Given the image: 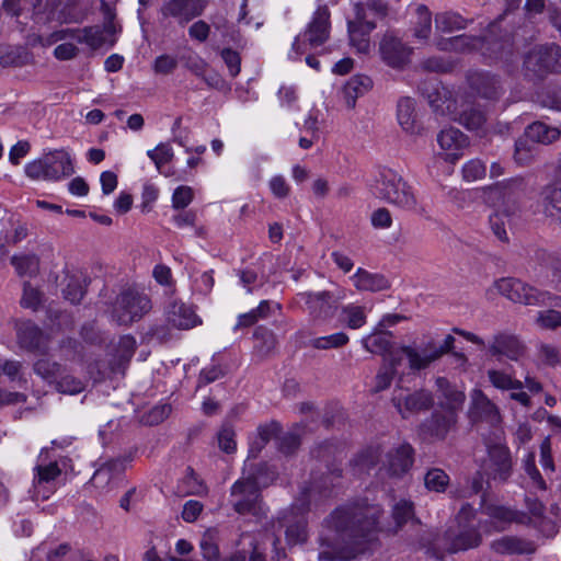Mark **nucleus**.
Masks as SVG:
<instances>
[{"label":"nucleus","instance_id":"c9c22d12","mask_svg":"<svg viewBox=\"0 0 561 561\" xmlns=\"http://www.w3.org/2000/svg\"><path fill=\"white\" fill-rule=\"evenodd\" d=\"M391 517L394 523L392 528L393 534L401 530L410 520L420 523L419 518L415 516L414 503L407 499H400L394 503L391 510Z\"/></svg>","mask_w":561,"mask_h":561},{"label":"nucleus","instance_id":"c03bdc74","mask_svg":"<svg viewBox=\"0 0 561 561\" xmlns=\"http://www.w3.org/2000/svg\"><path fill=\"white\" fill-rule=\"evenodd\" d=\"M18 339L22 347L36 350L42 343V331L33 322L26 321L18 327Z\"/></svg>","mask_w":561,"mask_h":561},{"label":"nucleus","instance_id":"39448f33","mask_svg":"<svg viewBox=\"0 0 561 561\" xmlns=\"http://www.w3.org/2000/svg\"><path fill=\"white\" fill-rule=\"evenodd\" d=\"M376 190L380 198L400 208L412 210L417 205L412 186L390 168L379 169L376 176Z\"/></svg>","mask_w":561,"mask_h":561},{"label":"nucleus","instance_id":"f3484780","mask_svg":"<svg viewBox=\"0 0 561 561\" xmlns=\"http://www.w3.org/2000/svg\"><path fill=\"white\" fill-rule=\"evenodd\" d=\"M401 39L402 37H382L379 43L382 61L393 69H403L411 61L413 48Z\"/></svg>","mask_w":561,"mask_h":561},{"label":"nucleus","instance_id":"ddd939ff","mask_svg":"<svg viewBox=\"0 0 561 561\" xmlns=\"http://www.w3.org/2000/svg\"><path fill=\"white\" fill-rule=\"evenodd\" d=\"M231 496L233 508L238 514H257V504L261 497V491L251 479L237 480L231 486Z\"/></svg>","mask_w":561,"mask_h":561},{"label":"nucleus","instance_id":"20e7f679","mask_svg":"<svg viewBox=\"0 0 561 561\" xmlns=\"http://www.w3.org/2000/svg\"><path fill=\"white\" fill-rule=\"evenodd\" d=\"M520 196L522 182L516 179L497 182L489 187L488 199L495 208L489 215V224L495 237L502 242H508L505 226L511 224L513 217L519 211Z\"/></svg>","mask_w":561,"mask_h":561},{"label":"nucleus","instance_id":"6ab92c4d","mask_svg":"<svg viewBox=\"0 0 561 561\" xmlns=\"http://www.w3.org/2000/svg\"><path fill=\"white\" fill-rule=\"evenodd\" d=\"M437 142L443 150L444 160L455 163L462 157L463 149L469 145V139L458 128L449 127L439 131Z\"/></svg>","mask_w":561,"mask_h":561},{"label":"nucleus","instance_id":"473e14b6","mask_svg":"<svg viewBox=\"0 0 561 561\" xmlns=\"http://www.w3.org/2000/svg\"><path fill=\"white\" fill-rule=\"evenodd\" d=\"M436 385L446 400L445 403H439V408L444 411L451 410L453 412L458 413V410L466 400L465 393L451 386L445 377H438L436 379Z\"/></svg>","mask_w":561,"mask_h":561},{"label":"nucleus","instance_id":"e2e57ef3","mask_svg":"<svg viewBox=\"0 0 561 561\" xmlns=\"http://www.w3.org/2000/svg\"><path fill=\"white\" fill-rule=\"evenodd\" d=\"M172 408L168 403H162L150 409L144 416L142 422L147 425L153 426L163 422L170 414Z\"/></svg>","mask_w":561,"mask_h":561},{"label":"nucleus","instance_id":"0eeeda50","mask_svg":"<svg viewBox=\"0 0 561 561\" xmlns=\"http://www.w3.org/2000/svg\"><path fill=\"white\" fill-rule=\"evenodd\" d=\"M309 503L305 494L297 496L291 505L277 516L279 527H285V539L289 547L302 545L308 539Z\"/></svg>","mask_w":561,"mask_h":561},{"label":"nucleus","instance_id":"a18cd8bd","mask_svg":"<svg viewBox=\"0 0 561 561\" xmlns=\"http://www.w3.org/2000/svg\"><path fill=\"white\" fill-rule=\"evenodd\" d=\"M66 282V286L62 289L64 298L73 305L79 304L85 294V277L78 274H68Z\"/></svg>","mask_w":561,"mask_h":561},{"label":"nucleus","instance_id":"2eb2a0df","mask_svg":"<svg viewBox=\"0 0 561 561\" xmlns=\"http://www.w3.org/2000/svg\"><path fill=\"white\" fill-rule=\"evenodd\" d=\"M489 477L495 481L506 482L513 472V461L510 448L505 444L494 443L486 448Z\"/></svg>","mask_w":561,"mask_h":561},{"label":"nucleus","instance_id":"69168bd1","mask_svg":"<svg viewBox=\"0 0 561 561\" xmlns=\"http://www.w3.org/2000/svg\"><path fill=\"white\" fill-rule=\"evenodd\" d=\"M42 304V293L33 287L30 282L23 283V295L21 306L24 308L37 309Z\"/></svg>","mask_w":561,"mask_h":561},{"label":"nucleus","instance_id":"b1692460","mask_svg":"<svg viewBox=\"0 0 561 561\" xmlns=\"http://www.w3.org/2000/svg\"><path fill=\"white\" fill-rule=\"evenodd\" d=\"M351 279L359 291L378 293L391 287L390 280L383 274L373 273L363 267H358Z\"/></svg>","mask_w":561,"mask_h":561},{"label":"nucleus","instance_id":"de8ad7c7","mask_svg":"<svg viewBox=\"0 0 561 561\" xmlns=\"http://www.w3.org/2000/svg\"><path fill=\"white\" fill-rule=\"evenodd\" d=\"M330 11L327 5H318L308 23L309 35H327L330 32Z\"/></svg>","mask_w":561,"mask_h":561},{"label":"nucleus","instance_id":"7ed1b4c3","mask_svg":"<svg viewBox=\"0 0 561 561\" xmlns=\"http://www.w3.org/2000/svg\"><path fill=\"white\" fill-rule=\"evenodd\" d=\"M336 450L337 446L331 439H325L319 443L311 450L312 457L327 462L328 471L322 473L319 478L311 477L310 481L304 484L297 495H306L310 510L312 504L318 507L337 494L336 490L341 486L343 469L339 466H334L333 463L329 465V459L331 457L335 459Z\"/></svg>","mask_w":561,"mask_h":561},{"label":"nucleus","instance_id":"2f4dec72","mask_svg":"<svg viewBox=\"0 0 561 561\" xmlns=\"http://www.w3.org/2000/svg\"><path fill=\"white\" fill-rule=\"evenodd\" d=\"M381 446L369 445L359 450L350 461V466L355 472H369L374 469L380 459Z\"/></svg>","mask_w":561,"mask_h":561},{"label":"nucleus","instance_id":"09e8293b","mask_svg":"<svg viewBox=\"0 0 561 561\" xmlns=\"http://www.w3.org/2000/svg\"><path fill=\"white\" fill-rule=\"evenodd\" d=\"M401 352L407 356L409 366L412 370L426 369L433 362L437 360L434 358V354L431 350H423L424 355H421L415 348L410 345H403Z\"/></svg>","mask_w":561,"mask_h":561},{"label":"nucleus","instance_id":"f257e3e1","mask_svg":"<svg viewBox=\"0 0 561 561\" xmlns=\"http://www.w3.org/2000/svg\"><path fill=\"white\" fill-rule=\"evenodd\" d=\"M380 505H340L328 517L324 525L334 533V538L321 537L324 549L319 552L321 561H351L366 553L381 531Z\"/></svg>","mask_w":561,"mask_h":561},{"label":"nucleus","instance_id":"49530a36","mask_svg":"<svg viewBox=\"0 0 561 561\" xmlns=\"http://www.w3.org/2000/svg\"><path fill=\"white\" fill-rule=\"evenodd\" d=\"M341 318L346 328L351 330H358L367 322L365 307L355 304L344 305L341 310Z\"/></svg>","mask_w":561,"mask_h":561},{"label":"nucleus","instance_id":"79ce46f5","mask_svg":"<svg viewBox=\"0 0 561 561\" xmlns=\"http://www.w3.org/2000/svg\"><path fill=\"white\" fill-rule=\"evenodd\" d=\"M354 18L347 20L350 35H367L375 28V23L367 19L366 11L360 3L353 7Z\"/></svg>","mask_w":561,"mask_h":561},{"label":"nucleus","instance_id":"1a4fd4ad","mask_svg":"<svg viewBox=\"0 0 561 561\" xmlns=\"http://www.w3.org/2000/svg\"><path fill=\"white\" fill-rule=\"evenodd\" d=\"M151 309V300L145 294L125 289L117 297L112 309V319L118 324L138 321Z\"/></svg>","mask_w":561,"mask_h":561},{"label":"nucleus","instance_id":"a211bd4d","mask_svg":"<svg viewBox=\"0 0 561 561\" xmlns=\"http://www.w3.org/2000/svg\"><path fill=\"white\" fill-rule=\"evenodd\" d=\"M467 82L479 96L490 101H497L504 93L500 78L489 71H470Z\"/></svg>","mask_w":561,"mask_h":561},{"label":"nucleus","instance_id":"7c9ffc66","mask_svg":"<svg viewBox=\"0 0 561 561\" xmlns=\"http://www.w3.org/2000/svg\"><path fill=\"white\" fill-rule=\"evenodd\" d=\"M560 135L561 130L559 128L537 121L525 128L524 139L527 141L530 140L534 144L549 145L559 139Z\"/></svg>","mask_w":561,"mask_h":561},{"label":"nucleus","instance_id":"4d7b16f0","mask_svg":"<svg viewBox=\"0 0 561 561\" xmlns=\"http://www.w3.org/2000/svg\"><path fill=\"white\" fill-rule=\"evenodd\" d=\"M488 377L492 386L500 390H522L524 387L520 380L514 379L503 370L490 369L488 371Z\"/></svg>","mask_w":561,"mask_h":561},{"label":"nucleus","instance_id":"cd10ccee","mask_svg":"<svg viewBox=\"0 0 561 561\" xmlns=\"http://www.w3.org/2000/svg\"><path fill=\"white\" fill-rule=\"evenodd\" d=\"M491 548L499 554H531L535 547L531 541L518 538L516 536H503L491 543Z\"/></svg>","mask_w":561,"mask_h":561},{"label":"nucleus","instance_id":"bb28decb","mask_svg":"<svg viewBox=\"0 0 561 561\" xmlns=\"http://www.w3.org/2000/svg\"><path fill=\"white\" fill-rule=\"evenodd\" d=\"M373 85V79L367 75L356 73L352 76L343 87L346 106L354 108L357 99L368 93Z\"/></svg>","mask_w":561,"mask_h":561},{"label":"nucleus","instance_id":"e433bc0d","mask_svg":"<svg viewBox=\"0 0 561 561\" xmlns=\"http://www.w3.org/2000/svg\"><path fill=\"white\" fill-rule=\"evenodd\" d=\"M470 22L457 12H440L435 16V30L437 33L459 32L466 30Z\"/></svg>","mask_w":561,"mask_h":561},{"label":"nucleus","instance_id":"393cba45","mask_svg":"<svg viewBox=\"0 0 561 561\" xmlns=\"http://www.w3.org/2000/svg\"><path fill=\"white\" fill-rule=\"evenodd\" d=\"M202 11L201 0H170L161 8L163 16L175 18L179 22H188Z\"/></svg>","mask_w":561,"mask_h":561},{"label":"nucleus","instance_id":"bf43d9fd","mask_svg":"<svg viewBox=\"0 0 561 561\" xmlns=\"http://www.w3.org/2000/svg\"><path fill=\"white\" fill-rule=\"evenodd\" d=\"M414 35H428L432 32V13L425 4H417L414 13Z\"/></svg>","mask_w":561,"mask_h":561},{"label":"nucleus","instance_id":"f8f14e48","mask_svg":"<svg viewBox=\"0 0 561 561\" xmlns=\"http://www.w3.org/2000/svg\"><path fill=\"white\" fill-rule=\"evenodd\" d=\"M415 450L410 443H402L389 449L382 461L381 468L390 478H403L414 463Z\"/></svg>","mask_w":561,"mask_h":561},{"label":"nucleus","instance_id":"9d476101","mask_svg":"<svg viewBox=\"0 0 561 561\" xmlns=\"http://www.w3.org/2000/svg\"><path fill=\"white\" fill-rule=\"evenodd\" d=\"M458 423V413L444 410H434L428 417L419 425V435L423 440L443 442L454 431Z\"/></svg>","mask_w":561,"mask_h":561},{"label":"nucleus","instance_id":"774afa93","mask_svg":"<svg viewBox=\"0 0 561 561\" xmlns=\"http://www.w3.org/2000/svg\"><path fill=\"white\" fill-rule=\"evenodd\" d=\"M282 431V424L278 421L272 420L267 423L260 424L255 434L260 436V439L268 444L272 439L276 440Z\"/></svg>","mask_w":561,"mask_h":561},{"label":"nucleus","instance_id":"5fc2aeb1","mask_svg":"<svg viewBox=\"0 0 561 561\" xmlns=\"http://www.w3.org/2000/svg\"><path fill=\"white\" fill-rule=\"evenodd\" d=\"M33 61L32 54L22 46H7L5 55L3 56V67H22Z\"/></svg>","mask_w":561,"mask_h":561},{"label":"nucleus","instance_id":"0e129e2a","mask_svg":"<svg viewBox=\"0 0 561 561\" xmlns=\"http://www.w3.org/2000/svg\"><path fill=\"white\" fill-rule=\"evenodd\" d=\"M486 167L480 159H472L462 167L463 179L468 182L477 181L485 175Z\"/></svg>","mask_w":561,"mask_h":561},{"label":"nucleus","instance_id":"8fccbe9b","mask_svg":"<svg viewBox=\"0 0 561 561\" xmlns=\"http://www.w3.org/2000/svg\"><path fill=\"white\" fill-rule=\"evenodd\" d=\"M11 264L21 277H33L39 270V260L35 254L13 255L11 257Z\"/></svg>","mask_w":561,"mask_h":561},{"label":"nucleus","instance_id":"f704fd0d","mask_svg":"<svg viewBox=\"0 0 561 561\" xmlns=\"http://www.w3.org/2000/svg\"><path fill=\"white\" fill-rule=\"evenodd\" d=\"M499 416L497 407L482 392L478 391L470 408L472 421H491Z\"/></svg>","mask_w":561,"mask_h":561},{"label":"nucleus","instance_id":"4468645a","mask_svg":"<svg viewBox=\"0 0 561 561\" xmlns=\"http://www.w3.org/2000/svg\"><path fill=\"white\" fill-rule=\"evenodd\" d=\"M33 486L30 490L33 501H45L55 492V480L61 474V469L56 461L38 463L34 468Z\"/></svg>","mask_w":561,"mask_h":561},{"label":"nucleus","instance_id":"dca6fc26","mask_svg":"<svg viewBox=\"0 0 561 561\" xmlns=\"http://www.w3.org/2000/svg\"><path fill=\"white\" fill-rule=\"evenodd\" d=\"M392 403L403 419L431 410L434 407L433 393L425 389L415 390L403 396L394 394Z\"/></svg>","mask_w":561,"mask_h":561},{"label":"nucleus","instance_id":"680f3d73","mask_svg":"<svg viewBox=\"0 0 561 561\" xmlns=\"http://www.w3.org/2000/svg\"><path fill=\"white\" fill-rule=\"evenodd\" d=\"M55 388L61 393L73 396L84 390V382L71 375H65L64 371H61V375L55 382Z\"/></svg>","mask_w":561,"mask_h":561},{"label":"nucleus","instance_id":"6e6d98bb","mask_svg":"<svg viewBox=\"0 0 561 561\" xmlns=\"http://www.w3.org/2000/svg\"><path fill=\"white\" fill-rule=\"evenodd\" d=\"M350 337L344 332L311 339L309 345L316 350H331L345 346Z\"/></svg>","mask_w":561,"mask_h":561},{"label":"nucleus","instance_id":"f03ea898","mask_svg":"<svg viewBox=\"0 0 561 561\" xmlns=\"http://www.w3.org/2000/svg\"><path fill=\"white\" fill-rule=\"evenodd\" d=\"M515 37H439L437 47L458 50L462 54L479 53L486 65L502 62L510 67L517 61L518 49Z\"/></svg>","mask_w":561,"mask_h":561},{"label":"nucleus","instance_id":"a878e982","mask_svg":"<svg viewBox=\"0 0 561 561\" xmlns=\"http://www.w3.org/2000/svg\"><path fill=\"white\" fill-rule=\"evenodd\" d=\"M397 118L402 129L411 135L420 134L422 127L417 121L416 102L413 98H400L397 104Z\"/></svg>","mask_w":561,"mask_h":561},{"label":"nucleus","instance_id":"c85d7f7f","mask_svg":"<svg viewBox=\"0 0 561 561\" xmlns=\"http://www.w3.org/2000/svg\"><path fill=\"white\" fill-rule=\"evenodd\" d=\"M535 259L542 268L547 270L551 287L561 293V260L543 249L535 252Z\"/></svg>","mask_w":561,"mask_h":561},{"label":"nucleus","instance_id":"aec40b11","mask_svg":"<svg viewBox=\"0 0 561 561\" xmlns=\"http://www.w3.org/2000/svg\"><path fill=\"white\" fill-rule=\"evenodd\" d=\"M420 91L437 114L444 115L446 112H449L454 105L450 99V92L437 79L423 82L420 85Z\"/></svg>","mask_w":561,"mask_h":561},{"label":"nucleus","instance_id":"4be33fe9","mask_svg":"<svg viewBox=\"0 0 561 561\" xmlns=\"http://www.w3.org/2000/svg\"><path fill=\"white\" fill-rule=\"evenodd\" d=\"M492 356H505L511 360H518L525 353L524 344L512 334L499 333L494 335L493 342L489 346Z\"/></svg>","mask_w":561,"mask_h":561},{"label":"nucleus","instance_id":"052dcab7","mask_svg":"<svg viewBox=\"0 0 561 561\" xmlns=\"http://www.w3.org/2000/svg\"><path fill=\"white\" fill-rule=\"evenodd\" d=\"M218 446L226 454L237 450L236 432L230 423H225L217 434Z\"/></svg>","mask_w":561,"mask_h":561},{"label":"nucleus","instance_id":"5701e85b","mask_svg":"<svg viewBox=\"0 0 561 561\" xmlns=\"http://www.w3.org/2000/svg\"><path fill=\"white\" fill-rule=\"evenodd\" d=\"M232 42L227 43L218 48L220 61L226 67L228 76L234 79L241 71V54L245 48V42L242 43L243 37H231Z\"/></svg>","mask_w":561,"mask_h":561},{"label":"nucleus","instance_id":"603ef678","mask_svg":"<svg viewBox=\"0 0 561 561\" xmlns=\"http://www.w3.org/2000/svg\"><path fill=\"white\" fill-rule=\"evenodd\" d=\"M276 449L285 457L294 456L301 446V436L299 433L289 431L278 435L276 442Z\"/></svg>","mask_w":561,"mask_h":561},{"label":"nucleus","instance_id":"ea45409f","mask_svg":"<svg viewBox=\"0 0 561 561\" xmlns=\"http://www.w3.org/2000/svg\"><path fill=\"white\" fill-rule=\"evenodd\" d=\"M245 467L249 468V476L245 479H251L259 488L260 485L267 486L274 482L278 476L277 469L267 461L250 465L245 463Z\"/></svg>","mask_w":561,"mask_h":561},{"label":"nucleus","instance_id":"13d9d810","mask_svg":"<svg viewBox=\"0 0 561 561\" xmlns=\"http://www.w3.org/2000/svg\"><path fill=\"white\" fill-rule=\"evenodd\" d=\"M424 484L428 491L442 493L449 484V476L439 468H431L424 477Z\"/></svg>","mask_w":561,"mask_h":561},{"label":"nucleus","instance_id":"c756f323","mask_svg":"<svg viewBox=\"0 0 561 561\" xmlns=\"http://www.w3.org/2000/svg\"><path fill=\"white\" fill-rule=\"evenodd\" d=\"M481 507H482L483 514L488 515L489 517H491L495 520L502 522V523L524 524V523H526V519H528V517L525 513L518 512L516 510H512L504 505L485 504V494L482 495Z\"/></svg>","mask_w":561,"mask_h":561},{"label":"nucleus","instance_id":"9b49d317","mask_svg":"<svg viewBox=\"0 0 561 561\" xmlns=\"http://www.w3.org/2000/svg\"><path fill=\"white\" fill-rule=\"evenodd\" d=\"M496 290L513 302L537 306L545 302L541 290L514 277H503L494 283Z\"/></svg>","mask_w":561,"mask_h":561},{"label":"nucleus","instance_id":"6e6552de","mask_svg":"<svg viewBox=\"0 0 561 561\" xmlns=\"http://www.w3.org/2000/svg\"><path fill=\"white\" fill-rule=\"evenodd\" d=\"M72 173L71 158L64 149L45 153L25 165V174L32 180L59 181Z\"/></svg>","mask_w":561,"mask_h":561},{"label":"nucleus","instance_id":"72a5a7b5","mask_svg":"<svg viewBox=\"0 0 561 561\" xmlns=\"http://www.w3.org/2000/svg\"><path fill=\"white\" fill-rule=\"evenodd\" d=\"M482 536L480 531L474 527H469L460 530L447 547L448 553H456L459 551H466L480 546Z\"/></svg>","mask_w":561,"mask_h":561},{"label":"nucleus","instance_id":"423d86ee","mask_svg":"<svg viewBox=\"0 0 561 561\" xmlns=\"http://www.w3.org/2000/svg\"><path fill=\"white\" fill-rule=\"evenodd\" d=\"M524 75L529 80H543L561 72V48L556 44L538 45L524 57Z\"/></svg>","mask_w":561,"mask_h":561},{"label":"nucleus","instance_id":"a19ab883","mask_svg":"<svg viewBox=\"0 0 561 561\" xmlns=\"http://www.w3.org/2000/svg\"><path fill=\"white\" fill-rule=\"evenodd\" d=\"M131 461V456L113 458L105 461L95 472L92 481L99 483V481L110 482L111 479L122 473L126 469V463Z\"/></svg>","mask_w":561,"mask_h":561},{"label":"nucleus","instance_id":"3c124183","mask_svg":"<svg viewBox=\"0 0 561 561\" xmlns=\"http://www.w3.org/2000/svg\"><path fill=\"white\" fill-rule=\"evenodd\" d=\"M486 122L485 114L482 110L470 106L463 110L459 115V123L471 131L479 133L483 129Z\"/></svg>","mask_w":561,"mask_h":561},{"label":"nucleus","instance_id":"58836bf2","mask_svg":"<svg viewBox=\"0 0 561 561\" xmlns=\"http://www.w3.org/2000/svg\"><path fill=\"white\" fill-rule=\"evenodd\" d=\"M392 336V332L381 331L363 337L362 344L363 347L369 353L377 355H386L391 353L393 345L391 341Z\"/></svg>","mask_w":561,"mask_h":561},{"label":"nucleus","instance_id":"864d4df0","mask_svg":"<svg viewBox=\"0 0 561 561\" xmlns=\"http://www.w3.org/2000/svg\"><path fill=\"white\" fill-rule=\"evenodd\" d=\"M33 369L36 375L41 376L44 380L48 381L49 383H55L59 376L61 375V371H65V369L59 363L50 360L48 358L38 359L34 364Z\"/></svg>","mask_w":561,"mask_h":561},{"label":"nucleus","instance_id":"37998d69","mask_svg":"<svg viewBox=\"0 0 561 561\" xmlns=\"http://www.w3.org/2000/svg\"><path fill=\"white\" fill-rule=\"evenodd\" d=\"M307 305L311 314L317 319H325L332 313L331 295L329 291L309 294Z\"/></svg>","mask_w":561,"mask_h":561},{"label":"nucleus","instance_id":"412c9836","mask_svg":"<svg viewBox=\"0 0 561 561\" xmlns=\"http://www.w3.org/2000/svg\"><path fill=\"white\" fill-rule=\"evenodd\" d=\"M165 314L168 322L180 330H188L202 322L193 306L181 300L170 302Z\"/></svg>","mask_w":561,"mask_h":561},{"label":"nucleus","instance_id":"338daca9","mask_svg":"<svg viewBox=\"0 0 561 561\" xmlns=\"http://www.w3.org/2000/svg\"><path fill=\"white\" fill-rule=\"evenodd\" d=\"M399 360L397 358H392L390 362V367L383 371H378L375 378V392H380L390 387L393 376L396 374L397 365Z\"/></svg>","mask_w":561,"mask_h":561},{"label":"nucleus","instance_id":"4c0bfd02","mask_svg":"<svg viewBox=\"0 0 561 561\" xmlns=\"http://www.w3.org/2000/svg\"><path fill=\"white\" fill-rule=\"evenodd\" d=\"M325 39L331 37H294L288 58L293 61H300L302 56L311 51H320L319 47L324 45Z\"/></svg>","mask_w":561,"mask_h":561}]
</instances>
